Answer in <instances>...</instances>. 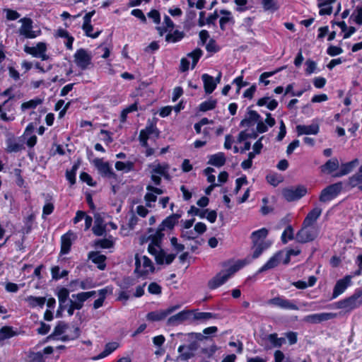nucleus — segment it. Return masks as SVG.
I'll list each match as a JSON object with an SVG mask.
<instances>
[{"label": "nucleus", "mask_w": 362, "mask_h": 362, "mask_svg": "<svg viewBox=\"0 0 362 362\" xmlns=\"http://www.w3.org/2000/svg\"><path fill=\"white\" fill-rule=\"evenodd\" d=\"M181 216V214H173L162 221L153 234V241L156 245L162 243L163 238L165 236V231L174 229Z\"/></svg>", "instance_id": "f257e3e1"}, {"label": "nucleus", "mask_w": 362, "mask_h": 362, "mask_svg": "<svg viewBox=\"0 0 362 362\" xmlns=\"http://www.w3.org/2000/svg\"><path fill=\"white\" fill-rule=\"evenodd\" d=\"M318 228L315 226L302 224L300 230L296 235V240L300 243L313 241L318 235Z\"/></svg>", "instance_id": "f03ea898"}, {"label": "nucleus", "mask_w": 362, "mask_h": 362, "mask_svg": "<svg viewBox=\"0 0 362 362\" xmlns=\"http://www.w3.org/2000/svg\"><path fill=\"white\" fill-rule=\"evenodd\" d=\"M362 296V289H357L351 296L338 301L336 307L339 309H345L349 312L358 308L361 304L358 299Z\"/></svg>", "instance_id": "7ed1b4c3"}, {"label": "nucleus", "mask_w": 362, "mask_h": 362, "mask_svg": "<svg viewBox=\"0 0 362 362\" xmlns=\"http://www.w3.org/2000/svg\"><path fill=\"white\" fill-rule=\"evenodd\" d=\"M235 266L229 268L226 272H222L217 274L209 283L208 286L210 289H215L223 284L233 274L238 271Z\"/></svg>", "instance_id": "20e7f679"}, {"label": "nucleus", "mask_w": 362, "mask_h": 362, "mask_svg": "<svg viewBox=\"0 0 362 362\" xmlns=\"http://www.w3.org/2000/svg\"><path fill=\"white\" fill-rule=\"evenodd\" d=\"M342 189L341 182L330 185L323 189L320 193L319 200L321 202H327L336 197Z\"/></svg>", "instance_id": "39448f33"}, {"label": "nucleus", "mask_w": 362, "mask_h": 362, "mask_svg": "<svg viewBox=\"0 0 362 362\" xmlns=\"http://www.w3.org/2000/svg\"><path fill=\"white\" fill-rule=\"evenodd\" d=\"M22 23V25L19 29V33L21 35L24 36L26 38H35L40 34V30L34 31L33 30V20L29 18H23L20 20Z\"/></svg>", "instance_id": "423d86ee"}, {"label": "nucleus", "mask_w": 362, "mask_h": 362, "mask_svg": "<svg viewBox=\"0 0 362 362\" xmlns=\"http://www.w3.org/2000/svg\"><path fill=\"white\" fill-rule=\"evenodd\" d=\"M93 163L103 177L117 180V175L115 173L108 162H104L101 158H95L93 160Z\"/></svg>", "instance_id": "0eeeda50"}, {"label": "nucleus", "mask_w": 362, "mask_h": 362, "mask_svg": "<svg viewBox=\"0 0 362 362\" xmlns=\"http://www.w3.org/2000/svg\"><path fill=\"white\" fill-rule=\"evenodd\" d=\"M92 57L84 49H79L74 54V61L76 65L82 70H86L91 64Z\"/></svg>", "instance_id": "6e6552de"}, {"label": "nucleus", "mask_w": 362, "mask_h": 362, "mask_svg": "<svg viewBox=\"0 0 362 362\" xmlns=\"http://www.w3.org/2000/svg\"><path fill=\"white\" fill-rule=\"evenodd\" d=\"M306 193L307 189L303 186H298L295 189L286 188L282 192L284 198L288 202L298 200L305 196Z\"/></svg>", "instance_id": "1a4fd4ad"}, {"label": "nucleus", "mask_w": 362, "mask_h": 362, "mask_svg": "<svg viewBox=\"0 0 362 362\" xmlns=\"http://www.w3.org/2000/svg\"><path fill=\"white\" fill-rule=\"evenodd\" d=\"M6 144V151L8 153H17L25 149L24 140L21 137L16 138L13 135L7 137Z\"/></svg>", "instance_id": "9d476101"}, {"label": "nucleus", "mask_w": 362, "mask_h": 362, "mask_svg": "<svg viewBox=\"0 0 362 362\" xmlns=\"http://www.w3.org/2000/svg\"><path fill=\"white\" fill-rule=\"evenodd\" d=\"M179 308L180 305H174L169 307L166 310H160L150 312L147 314L146 319L147 320L151 322L160 321L165 319L168 315H170L171 313H173Z\"/></svg>", "instance_id": "9b49d317"}, {"label": "nucleus", "mask_w": 362, "mask_h": 362, "mask_svg": "<svg viewBox=\"0 0 362 362\" xmlns=\"http://www.w3.org/2000/svg\"><path fill=\"white\" fill-rule=\"evenodd\" d=\"M192 316V310H185L176 315L170 317L167 320L168 326H177L185 321L190 320Z\"/></svg>", "instance_id": "f8f14e48"}, {"label": "nucleus", "mask_w": 362, "mask_h": 362, "mask_svg": "<svg viewBox=\"0 0 362 362\" xmlns=\"http://www.w3.org/2000/svg\"><path fill=\"white\" fill-rule=\"evenodd\" d=\"M267 303L270 305L276 306L282 309L298 310V307L291 300L277 296L269 299Z\"/></svg>", "instance_id": "ddd939ff"}, {"label": "nucleus", "mask_w": 362, "mask_h": 362, "mask_svg": "<svg viewBox=\"0 0 362 362\" xmlns=\"http://www.w3.org/2000/svg\"><path fill=\"white\" fill-rule=\"evenodd\" d=\"M337 314L332 313H322L307 315L304 317V321L312 324H317L324 321H327L336 317Z\"/></svg>", "instance_id": "4468645a"}, {"label": "nucleus", "mask_w": 362, "mask_h": 362, "mask_svg": "<svg viewBox=\"0 0 362 362\" xmlns=\"http://www.w3.org/2000/svg\"><path fill=\"white\" fill-rule=\"evenodd\" d=\"M352 276L346 275L337 281L332 293V298H336L341 295L351 284Z\"/></svg>", "instance_id": "2eb2a0df"}, {"label": "nucleus", "mask_w": 362, "mask_h": 362, "mask_svg": "<svg viewBox=\"0 0 362 362\" xmlns=\"http://www.w3.org/2000/svg\"><path fill=\"white\" fill-rule=\"evenodd\" d=\"M284 252L279 251L274 254L257 272L260 274L267 270L276 267L281 262L284 257Z\"/></svg>", "instance_id": "dca6fc26"}, {"label": "nucleus", "mask_w": 362, "mask_h": 362, "mask_svg": "<svg viewBox=\"0 0 362 362\" xmlns=\"http://www.w3.org/2000/svg\"><path fill=\"white\" fill-rule=\"evenodd\" d=\"M260 119V115L257 112L251 110V107H249L245 117L240 122V126L250 127L255 125Z\"/></svg>", "instance_id": "f3484780"}, {"label": "nucleus", "mask_w": 362, "mask_h": 362, "mask_svg": "<svg viewBox=\"0 0 362 362\" xmlns=\"http://www.w3.org/2000/svg\"><path fill=\"white\" fill-rule=\"evenodd\" d=\"M76 238L74 232L69 230L66 233L64 234L61 238V255L68 254L71 250L72 241Z\"/></svg>", "instance_id": "a211bd4d"}, {"label": "nucleus", "mask_w": 362, "mask_h": 362, "mask_svg": "<svg viewBox=\"0 0 362 362\" xmlns=\"http://www.w3.org/2000/svg\"><path fill=\"white\" fill-rule=\"evenodd\" d=\"M319 125L317 124H312L310 125H297L296 132L298 135L303 134H317L319 132Z\"/></svg>", "instance_id": "6ab92c4d"}, {"label": "nucleus", "mask_w": 362, "mask_h": 362, "mask_svg": "<svg viewBox=\"0 0 362 362\" xmlns=\"http://www.w3.org/2000/svg\"><path fill=\"white\" fill-rule=\"evenodd\" d=\"M358 163V160L356 158L350 162L341 164L339 171L336 173L334 177H339L350 173Z\"/></svg>", "instance_id": "aec40b11"}, {"label": "nucleus", "mask_w": 362, "mask_h": 362, "mask_svg": "<svg viewBox=\"0 0 362 362\" xmlns=\"http://www.w3.org/2000/svg\"><path fill=\"white\" fill-rule=\"evenodd\" d=\"M88 258L92 260L93 262L98 264V268L100 270H104L106 264V256L100 254L98 252H90L88 253Z\"/></svg>", "instance_id": "412c9836"}, {"label": "nucleus", "mask_w": 362, "mask_h": 362, "mask_svg": "<svg viewBox=\"0 0 362 362\" xmlns=\"http://www.w3.org/2000/svg\"><path fill=\"white\" fill-rule=\"evenodd\" d=\"M72 298L76 299V300H73L72 299H69L68 304H69V308L67 309V312L69 315L71 316L74 315L75 310H80L83 306L84 301L80 300L79 294H73Z\"/></svg>", "instance_id": "4be33fe9"}, {"label": "nucleus", "mask_w": 362, "mask_h": 362, "mask_svg": "<svg viewBox=\"0 0 362 362\" xmlns=\"http://www.w3.org/2000/svg\"><path fill=\"white\" fill-rule=\"evenodd\" d=\"M202 78L206 93L211 94L216 88V82L214 77L207 74H204L202 76Z\"/></svg>", "instance_id": "5701e85b"}, {"label": "nucleus", "mask_w": 362, "mask_h": 362, "mask_svg": "<svg viewBox=\"0 0 362 362\" xmlns=\"http://www.w3.org/2000/svg\"><path fill=\"white\" fill-rule=\"evenodd\" d=\"M339 163L337 158H332L320 166L322 173L330 174L339 168Z\"/></svg>", "instance_id": "b1692460"}, {"label": "nucleus", "mask_w": 362, "mask_h": 362, "mask_svg": "<svg viewBox=\"0 0 362 362\" xmlns=\"http://www.w3.org/2000/svg\"><path fill=\"white\" fill-rule=\"evenodd\" d=\"M322 214V209L319 207H315L313 210H311L305 218L303 223L304 225H310L315 226V222L317 220V218L320 216Z\"/></svg>", "instance_id": "393cba45"}, {"label": "nucleus", "mask_w": 362, "mask_h": 362, "mask_svg": "<svg viewBox=\"0 0 362 362\" xmlns=\"http://www.w3.org/2000/svg\"><path fill=\"white\" fill-rule=\"evenodd\" d=\"M69 291L66 288H61L58 293L57 296L59 303V309L65 310L68 305Z\"/></svg>", "instance_id": "a878e982"}, {"label": "nucleus", "mask_w": 362, "mask_h": 362, "mask_svg": "<svg viewBox=\"0 0 362 362\" xmlns=\"http://www.w3.org/2000/svg\"><path fill=\"white\" fill-rule=\"evenodd\" d=\"M216 317V315L212 313L207 312H195L192 310V316L191 317V321H201L206 322L209 320Z\"/></svg>", "instance_id": "bb28decb"}, {"label": "nucleus", "mask_w": 362, "mask_h": 362, "mask_svg": "<svg viewBox=\"0 0 362 362\" xmlns=\"http://www.w3.org/2000/svg\"><path fill=\"white\" fill-rule=\"evenodd\" d=\"M271 245V243L268 241H261L259 243L252 244V249L254 250L252 254V258H258L264 250L269 248Z\"/></svg>", "instance_id": "cd10ccee"}, {"label": "nucleus", "mask_w": 362, "mask_h": 362, "mask_svg": "<svg viewBox=\"0 0 362 362\" xmlns=\"http://www.w3.org/2000/svg\"><path fill=\"white\" fill-rule=\"evenodd\" d=\"M226 156L222 152L211 155L208 161V164L214 165L216 167H221L226 163Z\"/></svg>", "instance_id": "c85d7f7f"}, {"label": "nucleus", "mask_w": 362, "mask_h": 362, "mask_svg": "<svg viewBox=\"0 0 362 362\" xmlns=\"http://www.w3.org/2000/svg\"><path fill=\"white\" fill-rule=\"evenodd\" d=\"M268 233V230L265 228H262L252 232L250 236L252 244H257L259 243L261 241H264V239L266 238Z\"/></svg>", "instance_id": "c756f323"}, {"label": "nucleus", "mask_w": 362, "mask_h": 362, "mask_svg": "<svg viewBox=\"0 0 362 362\" xmlns=\"http://www.w3.org/2000/svg\"><path fill=\"white\" fill-rule=\"evenodd\" d=\"M119 346L118 343L117 342H109L105 344L104 350L97 356L94 357V360H98L103 358L108 355H110L111 353H112L115 350L117 349Z\"/></svg>", "instance_id": "7c9ffc66"}, {"label": "nucleus", "mask_w": 362, "mask_h": 362, "mask_svg": "<svg viewBox=\"0 0 362 362\" xmlns=\"http://www.w3.org/2000/svg\"><path fill=\"white\" fill-rule=\"evenodd\" d=\"M25 300L28 303L30 308L39 306L42 308L47 300L45 297H36L33 296H28Z\"/></svg>", "instance_id": "2f4dec72"}, {"label": "nucleus", "mask_w": 362, "mask_h": 362, "mask_svg": "<svg viewBox=\"0 0 362 362\" xmlns=\"http://www.w3.org/2000/svg\"><path fill=\"white\" fill-rule=\"evenodd\" d=\"M143 269L140 272V276H144L148 275L149 273H153L155 267L152 261L146 256L143 257Z\"/></svg>", "instance_id": "473e14b6"}, {"label": "nucleus", "mask_w": 362, "mask_h": 362, "mask_svg": "<svg viewBox=\"0 0 362 362\" xmlns=\"http://www.w3.org/2000/svg\"><path fill=\"white\" fill-rule=\"evenodd\" d=\"M17 334V332L13 329L12 327L4 326L0 329V342L5 339H10Z\"/></svg>", "instance_id": "72a5a7b5"}, {"label": "nucleus", "mask_w": 362, "mask_h": 362, "mask_svg": "<svg viewBox=\"0 0 362 362\" xmlns=\"http://www.w3.org/2000/svg\"><path fill=\"white\" fill-rule=\"evenodd\" d=\"M177 351L180 353L177 359L181 361H188L194 356V354L192 351L187 349L186 345H180L178 347Z\"/></svg>", "instance_id": "f704fd0d"}, {"label": "nucleus", "mask_w": 362, "mask_h": 362, "mask_svg": "<svg viewBox=\"0 0 362 362\" xmlns=\"http://www.w3.org/2000/svg\"><path fill=\"white\" fill-rule=\"evenodd\" d=\"M185 37V33L175 30L173 33L169 32L165 36V41L168 42H177Z\"/></svg>", "instance_id": "c9c22d12"}, {"label": "nucleus", "mask_w": 362, "mask_h": 362, "mask_svg": "<svg viewBox=\"0 0 362 362\" xmlns=\"http://www.w3.org/2000/svg\"><path fill=\"white\" fill-rule=\"evenodd\" d=\"M267 339L271 342V344L274 347H281L284 344H285L286 340L283 337H278L276 333L270 334L267 336Z\"/></svg>", "instance_id": "e433bc0d"}, {"label": "nucleus", "mask_w": 362, "mask_h": 362, "mask_svg": "<svg viewBox=\"0 0 362 362\" xmlns=\"http://www.w3.org/2000/svg\"><path fill=\"white\" fill-rule=\"evenodd\" d=\"M43 102V100L39 98H36L34 99H32L28 102H25L22 103L21 105V109L23 111L27 110V109H34L37 105L42 104Z\"/></svg>", "instance_id": "4c0bfd02"}, {"label": "nucleus", "mask_w": 362, "mask_h": 362, "mask_svg": "<svg viewBox=\"0 0 362 362\" xmlns=\"http://www.w3.org/2000/svg\"><path fill=\"white\" fill-rule=\"evenodd\" d=\"M134 164L133 162L128 161L127 163H124L122 161H117L115 163V168L117 170H125L126 172H129L134 170Z\"/></svg>", "instance_id": "58836bf2"}, {"label": "nucleus", "mask_w": 362, "mask_h": 362, "mask_svg": "<svg viewBox=\"0 0 362 362\" xmlns=\"http://www.w3.org/2000/svg\"><path fill=\"white\" fill-rule=\"evenodd\" d=\"M294 239L293 228L291 226H288L281 235V241L284 244L288 243V240H291Z\"/></svg>", "instance_id": "ea45409f"}, {"label": "nucleus", "mask_w": 362, "mask_h": 362, "mask_svg": "<svg viewBox=\"0 0 362 362\" xmlns=\"http://www.w3.org/2000/svg\"><path fill=\"white\" fill-rule=\"evenodd\" d=\"M203 52L200 48H197L187 54V57L192 59V68L194 69L197 65L200 57L202 56Z\"/></svg>", "instance_id": "a19ab883"}, {"label": "nucleus", "mask_w": 362, "mask_h": 362, "mask_svg": "<svg viewBox=\"0 0 362 362\" xmlns=\"http://www.w3.org/2000/svg\"><path fill=\"white\" fill-rule=\"evenodd\" d=\"M99 298L95 300L93 303V308L98 309L103 306L105 299L106 298V295L107 293V290L106 288H103L98 291Z\"/></svg>", "instance_id": "79ce46f5"}, {"label": "nucleus", "mask_w": 362, "mask_h": 362, "mask_svg": "<svg viewBox=\"0 0 362 362\" xmlns=\"http://www.w3.org/2000/svg\"><path fill=\"white\" fill-rule=\"evenodd\" d=\"M216 100L210 99L209 100L202 103L199 105V110L206 112L208 110H214L216 106Z\"/></svg>", "instance_id": "37998d69"}, {"label": "nucleus", "mask_w": 362, "mask_h": 362, "mask_svg": "<svg viewBox=\"0 0 362 362\" xmlns=\"http://www.w3.org/2000/svg\"><path fill=\"white\" fill-rule=\"evenodd\" d=\"M141 132H144V134L149 138V136L154 134L156 138L159 137L160 132L157 129L155 124L151 123L144 129H141Z\"/></svg>", "instance_id": "c03bdc74"}, {"label": "nucleus", "mask_w": 362, "mask_h": 362, "mask_svg": "<svg viewBox=\"0 0 362 362\" xmlns=\"http://www.w3.org/2000/svg\"><path fill=\"white\" fill-rule=\"evenodd\" d=\"M153 168L152 173H155V174H158L160 175L164 174L166 171H168V170L170 168L169 165L167 163H163V164L158 163V164L153 165Z\"/></svg>", "instance_id": "a18cd8bd"}, {"label": "nucleus", "mask_w": 362, "mask_h": 362, "mask_svg": "<svg viewBox=\"0 0 362 362\" xmlns=\"http://www.w3.org/2000/svg\"><path fill=\"white\" fill-rule=\"evenodd\" d=\"M362 184V173L360 172H358L357 173L354 174L349 179V185L351 186V187H355L358 185Z\"/></svg>", "instance_id": "49530a36"}, {"label": "nucleus", "mask_w": 362, "mask_h": 362, "mask_svg": "<svg viewBox=\"0 0 362 362\" xmlns=\"http://www.w3.org/2000/svg\"><path fill=\"white\" fill-rule=\"evenodd\" d=\"M257 136V133L255 132L247 133L246 131H242L238 134V141L239 143H241L247 139H256Z\"/></svg>", "instance_id": "de8ad7c7"}, {"label": "nucleus", "mask_w": 362, "mask_h": 362, "mask_svg": "<svg viewBox=\"0 0 362 362\" xmlns=\"http://www.w3.org/2000/svg\"><path fill=\"white\" fill-rule=\"evenodd\" d=\"M267 181L272 185L276 187L282 182L281 176L276 173L269 174L266 177Z\"/></svg>", "instance_id": "09e8293b"}, {"label": "nucleus", "mask_w": 362, "mask_h": 362, "mask_svg": "<svg viewBox=\"0 0 362 362\" xmlns=\"http://www.w3.org/2000/svg\"><path fill=\"white\" fill-rule=\"evenodd\" d=\"M149 239L151 240V243L148 245V252L152 255H154L156 256V254L159 252L156 247H158L160 249V247H161V243H159L158 245H156L154 241H153V234H151L149 236Z\"/></svg>", "instance_id": "8fccbe9b"}, {"label": "nucleus", "mask_w": 362, "mask_h": 362, "mask_svg": "<svg viewBox=\"0 0 362 362\" xmlns=\"http://www.w3.org/2000/svg\"><path fill=\"white\" fill-rule=\"evenodd\" d=\"M262 4L265 11H276L278 9L274 0H262Z\"/></svg>", "instance_id": "3c124183"}, {"label": "nucleus", "mask_w": 362, "mask_h": 362, "mask_svg": "<svg viewBox=\"0 0 362 362\" xmlns=\"http://www.w3.org/2000/svg\"><path fill=\"white\" fill-rule=\"evenodd\" d=\"M82 28L84 30L86 35L88 37H92V38L98 37L101 33V31H97L95 33H92L93 27L91 24L83 25Z\"/></svg>", "instance_id": "603ef678"}, {"label": "nucleus", "mask_w": 362, "mask_h": 362, "mask_svg": "<svg viewBox=\"0 0 362 362\" xmlns=\"http://www.w3.org/2000/svg\"><path fill=\"white\" fill-rule=\"evenodd\" d=\"M113 245L114 243L112 240L107 238L96 240L95 243V245L96 247H100L101 248L105 249L111 248L112 247H113Z\"/></svg>", "instance_id": "864d4df0"}, {"label": "nucleus", "mask_w": 362, "mask_h": 362, "mask_svg": "<svg viewBox=\"0 0 362 362\" xmlns=\"http://www.w3.org/2000/svg\"><path fill=\"white\" fill-rule=\"evenodd\" d=\"M351 17L357 24L362 25V6H357Z\"/></svg>", "instance_id": "5fc2aeb1"}, {"label": "nucleus", "mask_w": 362, "mask_h": 362, "mask_svg": "<svg viewBox=\"0 0 362 362\" xmlns=\"http://www.w3.org/2000/svg\"><path fill=\"white\" fill-rule=\"evenodd\" d=\"M67 327H68V325L64 322H62V321L59 322V323L54 327L53 334L56 335V336H59L65 332V329Z\"/></svg>", "instance_id": "6e6d98bb"}, {"label": "nucleus", "mask_w": 362, "mask_h": 362, "mask_svg": "<svg viewBox=\"0 0 362 362\" xmlns=\"http://www.w3.org/2000/svg\"><path fill=\"white\" fill-rule=\"evenodd\" d=\"M282 69H283V67L279 68V69H276L274 71L264 72L263 74H261V76L259 77V81L261 82H263L265 86H267L269 83V81L266 80V78L273 76L274 74H275L276 73L279 72V71H281Z\"/></svg>", "instance_id": "4d7b16f0"}, {"label": "nucleus", "mask_w": 362, "mask_h": 362, "mask_svg": "<svg viewBox=\"0 0 362 362\" xmlns=\"http://www.w3.org/2000/svg\"><path fill=\"white\" fill-rule=\"evenodd\" d=\"M148 291L151 294L159 295L162 292V288L156 282H152L149 284Z\"/></svg>", "instance_id": "13d9d810"}, {"label": "nucleus", "mask_w": 362, "mask_h": 362, "mask_svg": "<svg viewBox=\"0 0 362 362\" xmlns=\"http://www.w3.org/2000/svg\"><path fill=\"white\" fill-rule=\"evenodd\" d=\"M230 23L232 24L235 23V21L233 16H223L220 18L219 24L221 29L224 31L226 30V24Z\"/></svg>", "instance_id": "bf43d9fd"}, {"label": "nucleus", "mask_w": 362, "mask_h": 362, "mask_svg": "<svg viewBox=\"0 0 362 362\" xmlns=\"http://www.w3.org/2000/svg\"><path fill=\"white\" fill-rule=\"evenodd\" d=\"M343 52V49L337 46L330 45L327 50V53L330 56H337Z\"/></svg>", "instance_id": "052dcab7"}, {"label": "nucleus", "mask_w": 362, "mask_h": 362, "mask_svg": "<svg viewBox=\"0 0 362 362\" xmlns=\"http://www.w3.org/2000/svg\"><path fill=\"white\" fill-rule=\"evenodd\" d=\"M188 337L190 338V339H194V341H203L204 339H207L209 337L204 336L202 333H197V332H190L187 334Z\"/></svg>", "instance_id": "680f3d73"}, {"label": "nucleus", "mask_w": 362, "mask_h": 362, "mask_svg": "<svg viewBox=\"0 0 362 362\" xmlns=\"http://www.w3.org/2000/svg\"><path fill=\"white\" fill-rule=\"evenodd\" d=\"M148 18H151L154 23L158 24L160 23V13L158 12V11L157 10H151L148 13Z\"/></svg>", "instance_id": "e2e57ef3"}, {"label": "nucleus", "mask_w": 362, "mask_h": 362, "mask_svg": "<svg viewBox=\"0 0 362 362\" xmlns=\"http://www.w3.org/2000/svg\"><path fill=\"white\" fill-rule=\"evenodd\" d=\"M217 350L216 345H212L210 348H203L201 350L202 354L206 355L207 357H211Z\"/></svg>", "instance_id": "0e129e2a"}, {"label": "nucleus", "mask_w": 362, "mask_h": 362, "mask_svg": "<svg viewBox=\"0 0 362 362\" xmlns=\"http://www.w3.org/2000/svg\"><path fill=\"white\" fill-rule=\"evenodd\" d=\"M80 179L86 182L89 186H95V183L93 182V179L91 176L87 173L83 172L80 175Z\"/></svg>", "instance_id": "69168bd1"}, {"label": "nucleus", "mask_w": 362, "mask_h": 362, "mask_svg": "<svg viewBox=\"0 0 362 362\" xmlns=\"http://www.w3.org/2000/svg\"><path fill=\"white\" fill-rule=\"evenodd\" d=\"M54 206L52 203H47L43 206L42 218H45L46 216L51 214L54 211Z\"/></svg>", "instance_id": "338daca9"}, {"label": "nucleus", "mask_w": 362, "mask_h": 362, "mask_svg": "<svg viewBox=\"0 0 362 362\" xmlns=\"http://www.w3.org/2000/svg\"><path fill=\"white\" fill-rule=\"evenodd\" d=\"M6 18L9 21H15L20 17V13L16 11L11 9H6Z\"/></svg>", "instance_id": "774afa93"}]
</instances>
